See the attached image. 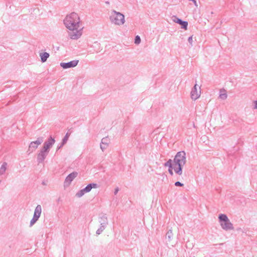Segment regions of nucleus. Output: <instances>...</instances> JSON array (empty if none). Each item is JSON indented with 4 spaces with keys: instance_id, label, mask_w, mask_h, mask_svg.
Wrapping results in <instances>:
<instances>
[{
    "instance_id": "1",
    "label": "nucleus",
    "mask_w": 257,
    "mask_h": 257,
    "mask_svg": "<svg viewBox=\"0 0 257 257\" xmlns=\"http://www.w3.org/2000/svg\"><path fill=\"white\" fill-rule=\"evenodd\" d=\"M186 153L184 151H180L175 155L173 162L174 163V170L176 174L179 175L182 174V169L186 163Z\"/></svg>"
},
{
    "instance_id": "2",
    "label": "nucleus",
    "mask_w": 257,
    "mask_h": 257,
    "mask_svg": "<svg viewBox=\"0 0 257 257\" xmlns=\"http://www.w3.org/2000/svg\"><path fill=\"white\" fill-rule=\"evenodd\" d=\"M80 23V19L78 14L75 13H72L66 16L64 20V24L66 27L69 30H75L78 29Z\"/></svg>"
},
{
    "instance_id": "3",
    "label": "nucleus",
    "mask_w": 257,
    "mask_h": 257,
    "mask_svg": "<svg viewBox=\"0 0 257 257\" xmlns=\"http://www.w3.org/2000/svg\"><path fill=\"white\" fill-rule=\"evenodd\" d=\"M109 19L112 24L118 26L122 25L125 22L124 16L115 10L112 11Z\"/></svg>"
},
{
    "instance_id": "4",
    "label": "nucleus",
    "mask_w": 257,
    "mask_h": 257,
    "mask_svg": "<svg viewBox=\"0 0 257 257\" xmlns=\"http://www.w3.org/2000/svg\"><path fill=\"white\" fill-rule=\"evenodd\" d=\"M218 219L222 229L225 230L233 229V224L231 223L226 214H219Z\"/></svg>"
},
{
    "instance_id": "5",
    "label": "nucleus",
    "mask_w": 257,
    "mask_h": 257,
    "mask_svg": "<svg viewBox=\"0 0 257 257\" xmlns=\"http://www.w3.org/2000/svg\"><path fill=\"white\" fill-rule=\"evenodd\" d=\"M55 142L54 138L50 136L47 141H45L42 149L49 152L50 149L53 146Z\"/></svg>"
},
{
    "instance_id": "6",
    "label": "nucleus",
    "mask_w": 257,
    "mask_h": 257,
    "mask_svg": "<svg viewBox=\"0 0 257 257\" xmlns=\"http://www.w3.org/2000/svg\"><path fill=\"white\" fill-rule=\"evenodd\" d=\"M43 141V138L40 137L38 138L36 141L32 142L29 145V151L30 152H33L38 148L39 145L42 144Z\"/></svg>"
},
{
    "instance_id": "7",
    "label": "nucleus",
    "mask_w": 257,
    "mask_h": 257,
    "mask_svg": "<svg viewBox=\"0 0 257 257\" xmlns=\"http://www.w3.org/2000/svg\"><path fill=\"white\" fill-rule=\"evenodd\" d=\"M77 175L78 173L77 172H73L69 174L65 178L64 184V186H68Z\"/></svg>"
},
{
    "instance_id": "8",
    "label": "nucleus",
    "mask_w": 257,
    "mask_h": 257,
    "mask_svg": "<svg viewBox=\"0 0 257 257\" xmlns=\"http://www.w3.org/2000/svg\"><path fill=\"white\" fill-rule=\"evenodd\" d=\"M78 60H72L68 62H61L60 63V66L63 69H68L70 68H73L77 66L78 63Z\"/></svg>"
},
{
    "instance_id": "9",
    "label": "nucleus",
    "mask_w": 257,
    "mask_h": 257,
    "mask_svg": "<svg viewBox=\"0 0 257 257\" xmlns=\"http://www.w3.org/2000/svg\"><path fill=\"white\" fill-rule=\"evenodd\" d=\"M49 152L46 150H44L43 149H41L39 153L37 156V162L39 164L42 163L43 162L46 157L47 156Z\"/></svg>"
},
{
    "instance_id": "10",
    "label": "nucleus",
    "mask_w": 257,
    "mask_h": 257,
    "mask_svg": "<svg viewBox=\"0 0 257 257\" xmlns=\"http://www.w3.org/2000/svg\"><path fill=\"white\" fill-rule=\"evenodd\" d=\"M191 97L193 100H196L200 96V90L197 91V84H195L191 91Z\"/></svg>"
},
{
    "instance_id": "11",
    "label": "nucleus",
    "mask_w": 257,
    "mask_h": 257,
    "mask_svg": "<svg viewBox=\"0 0 257 257\" xmlns=\"http://www.w3.org/2000/svg\"><path fill=\"white\" fill-rule=\"evenodd\" d=\"M71 31L69 33V36L71 39L77 40L80 37L81 33L78 29Z\"/></svg>"
},
{
    "instance_id": "12",
    "label": "nucleus",
    "mask_w": 257,
    "mask_h": 257,
    "mask_svg": "<svg viewBox=\"0 0 257 257\" xmlns=\"http://www.w3.org/2000/svg\"><path fill=\"white\" fill-rule=\"evenodd\" d=\"M97 221L99 224H103L104 225H108V219L106 216V214L103 213H101L99 214V216L97 219Z\"/></svg>"
},
{
    "instance_id": "13",
    "label": "nucleus",
    "mask_w": 257,
    "mask_h": 257,
    "mask_svg": "<svg viewBox=\"0 0 257 257\" xmlns=\"http://www.w3.org/2000/svg\"><path fill=\"white\" fill-rule=\"evenodd\" d=\"M165 167H168V172L171 175H173V169H174V165L173 164V160L169 159L167 162L164 164Z\"/></svg>"
},
{
    "instance_id": "14",
    "label": "nucleus",
    "mask_w": 257,
    "mask_h": 257,
    "mask_svg": "<svg viewBox=\"0 0 257 257\" xmlns=\"http://www.w3.org/2000/svg\"><path fill=\"white\" fill-rule=\"evenodd\" d=\"M42 212V207L40 205H38L35 208L34 215V216H36L39 218L40 217L41 214Z\"/></svg>"
},
{
    "instance_id": "15",
    "label": "nucleus",
    "mask_w": 257,
    "mask_h": 257,
    "mask_svg": "<svg viewBox=\"0 0 257 257\" xmlns=\"http://www.w3.org/2000/svg\"><path fill=\"white\" fill-rule=\"evenodd\" d=\"M41 60L42 62H45L47 61V59L49 58L50 55L47 52H43L40 55Z\"/></svg>"
},
{
    "instance_id": "16",
    "label": "nucleus",
    "mask_w": 257,
    "mask_h": 257,
    "mask_svg": "<svg viewBox=\"0 0 257 257\" xmlns=\"http://www.w3.org/2000/svg\"><path fill=\"white\" fill-rule=\"evenodd\" d=\"M8 166V164L6 162H4L0 168V175L5 174Z\"/></svg>"
},
{
    "instance_id": "17",
    "label": "nucleus",
    "mask_w": 257,
    "mask_h": 257,
    "mask_svg": "<svg viewBox=\"0 0 257 257\" xmlns=\"http://www.w3.org/2000/svg\"><path fill=\"white\" fill-rule=\"evenodd\" d=\"M87 192H89L92 188H96V183H90L85 187Z\"/></svg>"
},
{
    "instance_id": "18",
    "label": "nucleus",
    "mask_w": 257,
    "mask_h": 257,
    "mask_svg": "<svg viewBox=\"0 0 257 257\" xmlns=\"http://www.w3.org/2000/svg\"><path fill=\"white\" fill-rule=\"evenodd\" d=\"M69 136H70V134H69L68 133H67L66 134L65 136H64V137L63 138V139H62V141L61 142V146H64L67 143Z\"/></svg>"
},
{
    "instance_id": "19",
    "label": "nucleus",
    "mask_w": 257,
    "mask_h": 257,
    "mask_svg": "<svg viewBox=\"0 0 257 257\" xmlns=\"http://www.w3.org/2000/svg\"><path fill=\"white\" fill-rule=\"evenodd\" d=\"M103 224H99V227L97 229V234H99L105 229L107 225H103Z\"/></svg>"
},
{
    "instance_id": "20",
    "label": "nucleus",
    "mask_w": 257,
    "mask_h": 257,
    "mask_svg": "<svg viewBox=\"0 0 257 257\" xmlns=\"http://www.w3.org/2000/svg\"><path fill=\"white\" fill-rule=\"evenodd\" d=\"M223 93H222V91H220V94L219 97L222 100H225L227 97V94L225 92V90L224 89L223 90Z\"/></svg>"
},
{
    "instance_id": "21",
    "label": "nucleus",
    "mask_w": 257,
    "mask_h": 257,
    "mask_svg": "<svg viewBox=\"0 0 257 257\" xmlns=\"http://www.w3.org/2000/svg\"><path fill=\"white\" fill-rule=\"evenodd\" d=\"M172 20L174 22L177 23L178 24L181 23V22H182V21L181 19L178 18L176 16H173L172 17Z\"/></svg>"
},
{
    "instance_id": "22",
    "label": "nucleus",
    "mask_w": 257,
    "mask_h": 257,
    "mask_svg": "<svg viewBox=\"0 0 257 257\" xmlns=\"http://www.w3.org/2000/svg\"><path fill=\"white\" fill-rule=\"evenodd\" d=\"M188 24L187 21H184L183 20L182 21V22H181V23L179 24V25H180L181 26V28L185 30L187 29Z\"/></svg>"
},
{
    "instance_id": "23",
    "label": "nucleus",
    "mask_w": 257,
    "mask_h": 257,
    "mask_svg": "<svg viewBox=\"0 0 257 257\" xmlns=\"http://www.w3.org/2000/svg\"><path fill=\"white\" fill-rule=\"evenodd\" d=\"M173 233L171 229H170L166 233V237L168 238V240L170 241L171 240L173 237Z\"/></svg>"
},
{
    "instance_id": "24",
    "label": "nucleus",
    "mask_w": 257,
    "mask_h": 257,
    "mask_svg": "<svg viewBox=\"0 0 257 257\" xmlns=\"http://www.w3.org/2000/svg\"><path fill=\"white\" fill-rule=\"evenodd\" d=\"M101 143L102 144H105V145H108L110 143V139L108 137H104L101 139Z\"/></svg>"
},
{
    "instance_id": "25",
    "label": "nucleus",
    "mask_w": 257,
    "mask_h": 257,
    "mask_svg": "<svg viewBox=\"0 0 257 257\" xmlns=\"http://www.w3.org/2000/svg\"><path fill=\"white\" fill-rule=\"evenodd\" d=\"M39 219V218L37 217L36 216H33L32 219H31V221H30V226H32V225H33L37 221V220Z\"/></svg>"
},
{
    "instance_id": "26",
    "label": "nucleus",
    "mask_w": 257,
    "mask_h": 257,
    "mask_svg": "<svg viewBox=\"0 0 257 257\" xmlns=\"http://www.w3.org/2000/svg\"><path fill=\"white\" fill-rule=\"evenodd\" d=\"M108 147V145H105V144H102L101 142L100 144V148L102 152H104Z\"/></svg>"
},
{
    "instance_id": "27",
    "label": "nucleus",
    "mask_w": 257,
    "mask_h": 257,
    "mask_svg": "<svg viewBox=\"0 0 257 257\" xmlns=\"http://www.w3.org/2000/svg\"><path fill=\"white\" fill-rule=\"evenodd\" d=\"M141 39L139 36L137 35L135 38V43L136 44H139L141 43Z\"/></svg>"
},
{
    "instance_id": "28",
    "label": "nucleus",
    "mask_w": 257,
    "mask_h": 257,
    "mask_svg": "<svg viewBox=\"0 0 257 257\" xmlns=\"http://www.w3.org/2000/svg\"><path fill=\"white\" fill-rule=\"evenodd\" d=\"M84 195V194L83 192L82 191V190H80L77 192V193L76 194V196L78 198H80V197H82Z\"/></svg>"
},
{
    "instance_id": "29",
    "label": "nucleus",
    "mask_w": 257,
    "mask_h": 257,
    "mask_svg": "<svg viewBox=\"0 0 257 257\" xmlns=\"http://www.w3.org/2000/svg\"><path fill=\"white\" fill-rule=\"evenodd\" d=\"M175 185L176 186H180V187H182L184 186V184L182 183H181L179 181H177V182H176L175 183Z\"/></svg>"
},
{
    "instance_id": "30",
    "label": "nucleus",
    "mask_w": 257,
    "mask_h": 257,
    "mask_svg": "<svg viewBox=\"0 0 257 257\" xmlns=\"http://www.w3.org/2000/svg\"><path fill=\"white\" fill-rule=\"evenodd\" d=\"M188 41L189 44H190L191 45H192V42H193V39L192 36H190L188 38Z\"/></svg>"
},
{
    "instance_id": "31",
    "label": "nucleus",
    "mask_w": 257,
    "mask_h": 257,
    "mask_svg": "<svg viewBox=\"0 0 257 257\" xmlns=\"http://www.w3.org/2000/svg\"><path fill=\"white\" fill-rule=\"evenodd\" d=\"M119 188L118 187H116V188H115L114 191V194L116 195L117 193H118V192L119 191Z\"/></svg>"
},
{
    "instance_id": "32",
    "label": "nucleus",
    "mask_w": 257,
    "mask_h": 257,
    "mask_svg": "<svg viewBox=\"0 0 257 257\" xmlns=\"http://www.w3.org/2000/svg\"><path fill=\"white\" fill-rule=\"evenodd\" d=\"M82 190V191L83 192L84 194H85V193H88L87 190H86V188L85 187L82 189H81Z\"/></svg>"
},
{
    "instance_id": "33",
    "label": "nucleus",
    "mask_w": 257,
    "mask_h": 257,
    "mask_svg": "<svg viewBox=\"0 0 257 257\" xmlns=\"http://www.w3.org/2000/svg\"><path fill=\"white\" fill-rule=\"evenodd\" d=\"M254 103H255L254 108H257V101H255Z\"/></svg>"
},
{
    "instance_id": "34",
    "label": "nucleus",
    "mask_w": 257,
    "mask_h": 257,
    "mask_svg": "<svg viewBox=\"0 0 257 257\" xmlns=\"http://www.w3.org/2000/svg\"><path fill=\"white\" fill-rule=\"evenodd\" d=\"M63 146H61V144L59 147H58V149H57L58 150V149H60V148H62Z\"/></svg>"
},
{
    "instance_id": "35",
    "label": "nucleus",
    "mask_w": 257,
    "mask_h": 257,
    "mask_svg": "<svg viewBox=\"0 0 257 257\" xmlns=\"http://www.w3.org/2000/svg\"><path fill=\"white\" fill-rule=\"evenodd\" d=\"M42 184H43V185H46V183H45V181H43V182H42Z\"/></svg>"
},
{
    "instance_id": "36",
    "label": "nucleus",
    "mask_w": 257,
    "mask_h": 257,
    "mask_svg": "<svg viewBox=\"0 0 257 257\" xmlns=\"http://www.w3.org/2000/svg\"><path fill=\"white\" fill-rule=\"evenodd\" d=\"M105 4H109V2L108 1H106V2H105Z\"/></svg>"
},
{
    "instance_id": "37",
    "label": "nucleus",
    "mask_w": 257,
    "mask_h": 257,
    "mask_svg": "<svg viewBox=\"0 0 257 257\" xmlns=\"http://www.w3.org/2000/svg\"><path fill=\"white\" fill-rule=\"evenodd\" d=\"M60 201V198H59L58 199V200H57V201H58V202H59V201Z\"/></svg>"
},
{
    "instance_id": "38",
    "label": "nucleus",
    "mask_w": 257,
    "mask_h": 257,
    "mask_svg": "<svg viewBox=\"0 0 257 257\" xmlns=\"http://www.w3.org/2000/svg\"><path fill=\"white\" fill-rule=\"evenodd\" d=\"M2 181L0 180V183H1Z\"/></svg>"
}]
</instances>
